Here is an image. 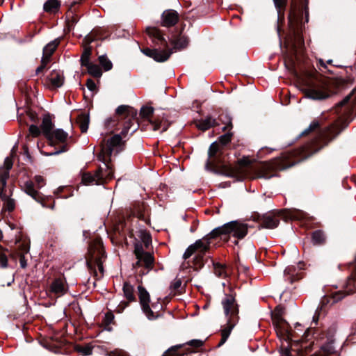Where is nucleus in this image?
<instances>
[{
	"mask_svg": "<svg viewBox=\"0 0 356 356\" xmlns=\"http://www.w3.org/2000/svg\"><path fill=\"white\" fill-rule=\"evenodd\" d=\"M308 3L309 0H304L299 7L296 1L291 2L288 16L290 35L285 42L284 63L291 74L302 82L307 97L323 100L352 85L354 76L347 71L345 77L342 75L332 78L325 76L315 69L310 60L302 56L305 50L302 19L305 13V22L309 21Z\"/></svg>",
	"mask_w": 356,
	"mask_h": 356,
	"instance_id": "1",
	"label": "nucleus"
},
{
	"mask_svg": "<svg viewBox=\"0 0 356 356\" xmlns=\"http://www.w3.org/2000/svg\"><path fill=\"white\" fill-rule=\"evenodd\" d=\"M137 115L138 111L134 107L120 105L115 109L114 115L105 121L104 126L108 131L113 133L120 129L122 131L119 134H115L108 140H102L101 152L98 154L97 159L104 163L105 168L99 166L94 172H83L81 175V182L84 185H104L114 178L111 157L115 149L117 153L124 150L125 141L122 140V138L127 135L129 130L131 131L132 135L140 128V121Z\"/></svg>",
	"mask_w": 356,
	"mask_h": 356,
	"instance_id": "2",
	"label": "nucleus"
},
{
	"mask_svg": "<svg viewBox=\"0 0 356 356\" xmlns=\"http://www.w3.org/2000/svg\"><path fill=\"white\" fill-rule=\"evenodd\" d=\"M348 127V124H332L320 130V123L314 120L302 131L298 138L308 136L318 130L317 135L301 147L282 152L280 156L267 161L260 162L253 170L257 178L270 179L278 176L277 171L291 168L307 159L329 145Z\"/></svg>",
	"mask_w": 356,
	"mask_h": 356,
	"instance_id": "3",
	"label": "nucleus"
},
{
	"mask_svg": "<svg viewBox=\"0 0 356 356\" xmlns=\"http://www.w3.org/2000/svg\"><path fill=\"white\" fill-rule=\"evenodd\" d=\"M244 220H232L213 229L202 238L197 240L193 244L189 245L183 255L186 260L195 254L193 259V267L195 270H199L204 267V257L207 252L210 251V245L212 240H219L224 243L234 238L232 243L238 245L239 241L243 239L248 233L249 224Z\"/></svg>",
	"mask_w": 356,
	"mask_h": 356,
	"instance_id": "4",
	"label": "nucleus"
},
{
	"mask_svg": "<svg viewBox=\"0 0 356 356\" xmlns=\"http://www.w3.org/2000/svg\"><path fill=\"white\" fill-rule=\"evenodd\" d=\"M236 293L230 288L229 293H225L222 299L225 316L227 319V323L224 328L221 330V339L218 344V347L222 346L229 338L232 330L238 323L239 317V305L236 299Z\"/></svg>",
	"mask_w": 356,
	"mask_h": 356,
	"instance_id": "5",
	"label": "nucleus"
},
{
	"mask_svg": "<svg viewBox=\"0 0 356 356\" xmlns=\"http://www.w3.org/2000/svg\"><path fill=\"white\" fill-rule=\"evenodd\" d=\"M146 33L152 38V42L159 47H163V50L159 49H150L145 47L141 49V51L147 56L153 58L156 62H165L169 59L172 54V49L169 47L167 40L164 38V34L161 30L157 27H147Z\"/></svg>",
	"mask_w": 356,
	"mask_h": 356,
	"instance_id": "6",
	"label": "nucleus"
},
{
	"mask_svg": "<svg viewBox=\"0 0 356 356\" xmlns=\"http://www.w3.org/2000/svg\"><path fill=\"white\" fill-rule=\"evenodd\" d=\"M106 257L102 239L99 236H95L89 243L86 257L87 268L94 277L98 276L97 267L102 276L104 275L103 262Z\"/></svg>",
	"mask_w": 356,
	"mask_h": 356,
	"instance_id": "7",
	"label": "nucleus"
},
{
	"mask_svg": "<svg viewBox=\"0 0 356 356\" xmlns=\"http://www.w3.org/2000/svg\"><path fill=\"white\" fill-rule=\"evenodd\" d=\"M252 218L254 222L259 223L258 225L259 229L262 228L272 229L279 225L280 220L287 222L291 220L295 217L291 211L282 209L271 211L264 214L255 212L252 215Z\"/></svg>",
	"mask_w": 356,
	"mask_h": 356,
	"instance_id": "8",
	"label": "nucleus"
},
{
	"mask_svg": "<svg viewBox=\"0 0 356 356\" xmlns=\"http://www.w3.org/2000/svg\"><path fill=\"white\" fill-rule=\"evenodd\" d=\"M240 167H233L231 165H222L217 168L213 162L207 160L206 163V168L212 170L216 173L222 175L229 177L240 179L243 175L242 168L249 167L251 164L248 159H240L238 161Z\"/></svg>",
	"mask_w": 356,
	"mask_h": 356,
	"instance_id": "9",
	"label": "nucleus"
},
{
	"mask_svg": "<svg viewBox=\"0 0 356 356\" xmlns=\"http://www.w3.org/2000/svg\"><path fill=\"white\" fill-rule=\"evenodd\" d=\"M24 191L31 196L35 201L40 203L43 207L54 209L55 207V201L51 196H45L35 188L34 182L27 181L24 183Z\"/></svg>",
	"mask_w": 356,
	"mask_h": 356,
	"instance_id": "10",
	"label": "nucleus"
},
{
	"mask_svg": "<svg viewBox=\"0 0 356 356\" xmlns=\"http://www.w3.org/2000/svg\"><path fill=\"white\" fill-rule=\"evenodd\" d=\"M186 344L191 347L184 348L185 344L173 346L168 349L162 356H191L196 353V348L203 346L204 342L199 339H193Z\"/></svg>",
	"mask_w": 356,
	"mask_h": 356,
	"instance_id": "11",
	"label": "nucleus"
},
{
	"mask_svg": "<svg viewBox=\"0 0 356 356\" xmlns=\"http://www.w3.org/2000/svg\"><path fill=\"white\" fill-rule=\"evenodd\" d=\"M68 138V134L64 131L61 129H57L53 130L50 133V136H47L46 138L47 139L49 144L51 146L55 145L57 143H62L61 148L58 150H56L55 152H50L47 154V155L52 156L60 154L62 152H67L68 150V145L65 143L67 139Z\"/></svg>",
	"mask_w": 356,
	"mask_h": 356,
	"instance_id": "12",
	"label": "nucleus"
},
{
	"mask_svg": "<svg viewBox=\"0 0 356 356\" xmlns=\"http://www.w3.org/2000/svg\"><path fill=\"white\" fill-rule=\"evenodd\" d=\"M137 281L140 283L138 286V298L143 313L149 320L152 321L158 318L159 315L154 313L149 307L150 295L146 289L142 285V280H137Z\"/></svg>",
	"mask_w": 356,
	"mask_h": 356,
	"instance_id": "13",
	"label": "nucleus"
},
{
	"mask_svg": "<svg viewBox=\"0 0 356 356\" xmlns=\"http://www.w3.org/2000/svg\"><path fill=\"white\" fill-rule=\"evenodd\" d=\"M134 254L137 259L140 260L143 267L148 269H154L155 259L153 253L146 252L143 249L141 243H134Z\"/></svg>",
	"mask_w": 356,
	"mask_h": 356,
	"instance_id": "14",
	"label": "nucleus"
},
{
	"mask_svg": "<svg viewBox=\"0 0 356 356\" xmlns=\"http://www.w3.org/2000/svg\"><path fill=\"white\" fill-rule=\"evenodd\" d=\"M68 291V284L64 277L55 278L49 284L47 289V294L49 296H54L56 298L61 297Z\"/></svg>",
	"mask_w": 356,
	"mask_h": 356,
	"instance_id": "15",
	"label": "nucleus"
},
{
	"mask_svg": "<svg viewBox=\"0 0 356 356\" xmlns=\"http://www.w3.org/2000/svg\"><path fill=\"white\" fill-rule=\"evenodd\" d=\"M304 264L298 263L297 266H289L284 271V278L286 282H288L291 284H293L296 282L302 280L304 277V273L301 271L302 270Z\"/></svg>",
	"mask_w": 356,
	"mask_h": 356,
	"instance_id": "16",
	"label": "nucleus"
},
{
	"mask_svg": "<svg viewBox=\"0 0 356 356\" xmlns=\"http://www.w3.org/2000/svg\"><path fill=\"white\" fill-rule=\"evenodd\" d=\"M356 291V275L350 276L346 280L344 285V290L334 292L332 294L331 298L334 303L342 300L346 296L352 294Z\"/></svg>",
	"mask_w": 356,
	"mask_h": 356,
	"instance_id": "17",
	"label": "nucleus"
},
{
	"mask_svg": "<svg viewBox=\"0 0 356 356\" xmlns=\"http://www.w3.org/2000/svg\"><path fill=\"white\" fill-rule=\"evenodd\" d=\"M17 149V144H15L11 149L10 156L5 159L3 165L0 167V179H1L3 182L5 179L9 178L10 170L13 165V158L16 156ZM3 184L4 185L5 184L3 183Z\"/></svg>",
	"mask_w": 356,
	"mask_h": 356,
	"instance_id": "18",
	"label": "nucleus"
},
{
	"mask_svg": "<svg viewBox=\"0 0 356 356\" xmlns=\"http://www.w3.org/2000/svg\"><path fill=\"white\" fill-rule=\"evenodd\" d=\"M217 113H211L208 115L204 119H200L195 122L196 127L202 131H205L210 128L219 125V122L216 118Z\"/></svg>",
	"mask_w": 356,
	"mask_h": 356,
	"instance_id": "19",
	"label": "nucleus"
},
{
	"mask_svg": "<svg viewBox=\"0 0 356 356\" xmlns=\"http://www.w3.org/2000/svg\"><path fill=\"white\" fill-rule=\"evenodd\" d=\"M108 36L109 33L108 31L100 27H96L83 38V42L86 44H90L95 41L103 40Z\"/></svg>",
	"mask_w": 356,
	"mask_h": 356,
	"instance_id": "20",
	"label": "nucleus"
},
{
	"mask_svg": "<svg viewBox=\"0 0 356 356\" xmlns=\"http://www.w3.org/2000/svg\"><path fill=\"white\" fill-rule=\"evenodd\" d=\"M179 16L175 10H166L161 15V25L165 27L174 26L179 21Z\"/></svg>",
	"mask_w": 356,
	"mask_h": 356,
	"instance_id": "21",
	"label": "nucleus"
},
{
	"mask_svg": "<svg viewBox=\"0 0 356 356\" xmlns=\"http://www.w3.org/2000/svg\"><path fill=\"white\" fill-rule=\"evenodd\" d=\"M223 154V148L220 146V144L216 141L211 144L208 150V156L212 159L214 161L220 162L222 156Z\"/></svg>",
	"mask_w": 356,
	"mask_h": 356,
	"instance_id": "22",
	"label": "nucleus"
},
{
	"mask_svg": "<svg viewBox=\"0 0 356 356\" xmlns=\"http://www.w3.org/2000/svg\"><path fill=\"white\" fill-rule=\"evenodd\" d=\"M213 113H217L216 118L217 121L220 123L225 124V126L222 128V131H226L227 130H231L233 128L232 124V118L230 115L224 112L222 110L218 111H215Z\"/></svg>",
	"mask_w": 356,
	"mask_h": 356,
	"instance_id": "23",
	"label": "nucleus"
},
{
	"mask_svg": "<svg viewBox=\"0 0 356 356\" xmlns=\"http://www.w3.org/2000/svg\"><path fill=\"white\" fill-rule=\"evenodd\" d=\"M51 86L54 88H60L63 85L64 76L63 73L59 70H54L47 77Z\"/></svg>",
	"mask_w": 356,
	"mask_h": 356,
	"instance_id": "24",
	"label": "nucleus"
},
{
	"mask_svg": "<svg viewBox=\"0 0 356 356\" xmlns=\"http://www.w3.org/2000/svg\"><path fill=\"white\" fill-rule=\"evenodd\" d=\"M149 125L151 126V129L153 131H157L160 129H161V133L167 131L168 127L170 125V123L164 118H161L159 116H156L154 118L153 121L149 120Z\"/></svg>",
	"mask_w": 356,
	"mask_h": 356,
	"instance_id": "25",
	"label": "nucleus"
},
{
	"mask_svg": "<svg viewBox=\"0 0 356 356\" xmlns=\"http://www.w3.org/2000/svg\"><path fill=\"white\" fill-rule=\"evenodd\" d=\"M79 17L75 13V8H73V5H71L66 15V29L68 32L72 31L76 24L79 22Z\"/></svg>",
	"mask_w": 356,
	"mask_h": 356,
	"instance_id": "26",
	"label": "nucleus"
},
{
	"mask_svg": "<svg viewBox=\"0 0 356 356\" xmlns=\"http://www.w3.org/2000/svg\"><path fill=\"white\" fill-rule=\"evenodd\" d=\"M3 236L2 232L0 230V241L1 240ZM18 253L14 254L10 252L8 249H3L1 245H0V267L5 268L8 267V256L9 255L13 259L16 261L17 256Z\"/></svg>",
	"mask_w": 356,
	"mask_h": 356,
	"instance_id": "27",
	"label": "nucleus"
},
{
	"mask_svg": "<svg viewBox=\"0 0 356 356\" xmlns=\"http://www.w3.org/2000/svg\"><path fill=\"white\" fill-rule=\"evenodd\" d=\"M61 2L60 0H47L43 5L44 12L55 15L60 8Z\"/></svg>",
	"mask_w": 356,
	"mask_h": 356,
	"instance_id": "28",
	"label": "nucleus"
},
{
	"mask_svg": "<svg viewBox=\"0 0 356 356\" xmlns=\"http://www.w3.org/2000/svg\"><path fill=\"white\" fill-rule=\"evenodd\" d=\"M40 127L45 138L47 136H50V133L54 130V124L52 122L51 116L49 113L44 115Z\"/></svg>",
	"mask_w": 356,
	"mask_h": 356,
	"instance_id": "29",
	"label": "nucleus"
},
{
	"mask_svg": "<svg viewBox=\"0 0 356 356\" xmlns=\"http://www.w3.org/2000/svg\"><path fill=\"white\" fill-rule=\"evenodd\" d=\"M208 252H207L205 254V256L204 257V264H207L208 260L210 259L211 260V262L212 263L213 266V269H214V273L216 274V276L218 277H225L226 275H227V272H226V268H227V266L226 265H224V264H221L220 263H216L214 262L211 258L209 256H207V254ZM205 264H204V266Z\"/></svg>",
	"mask_w": 356,
	"mask_h": 356,
	"instance_id": "30",
	"label": "nucleus"
},
{
	"mask_svg": "<svg viewBox=\"0 0 356 356\" xmlns=\"http://www.w3.org/2000/svg\"><path fill=\"white\" fill-rule=\"evenodd\" d=\"M284 312V309L281 306H277L275 309L273 313H272V319L273 321V325L275 327L278 329L280 328V323H287L283 318L282 316Z\"/></svg>",
	"mask_w": 356,
	"mask_h": 356,
	"instance_id": "31",
	"label": "nucleus"
},
{
	"mask_svg": "<svg viewBox=\"0 0 356 356\" xmlns=\"http://www.w3.org/2000/svg\"><path fill=\"white\" fill-rule=\"evenodd\" d=\"M76 123L78 124L82 133H86L88 131V125L90 123V116L88 113H80L76 118Z\"/></svg>",
	"mask_w": 356,
	"mask_h": 356,
	"instance_id": "32",
	"label": "nucleus"
},
{
	"mask_svg": "<svg viewBox=\"0 0 356 356\" xmlns=\"http://www.w3.org/2000/svg\"><path fill=\"white\" fill-rule=\"evenodd\" d=\"M81 67H86L87 72L94 78L99 79L102 76V70L97 64L89 62L86 65H82Z\"/></svg>",
	"mask_w": 356,
	"mask_h": 356,
	"instance_id": "33",
	"label": "nucleus"
},
{
	"mask_svg": "<svg viewBox=\"0 0 356 356\" xmlns=\"http://www.w3.org/2000/svg\"><path fill=\"white\" fill-rule=\"evenodd\" d=\"M124 296L129 302H136L135 289L129 282H124L122 287Z\"/></svg>",
	"mask_w": 356,
	"mask_h": 356,
	"instance_id": "34",
	"label": "nucleus"
},
{
	"mask_svg": "<svg viewBox=\"0 0 356 356\" xmlns=\"http://www.w3.org/2000/svg\"><path fill=\"white\" fill-rule=\"evenodd\" d=\"M154 108L152 106H143L141 107L140 111V116L144 120L147 122V125H149V120L153 121L155 117H153Z\"/></svg>",
	"mask_w": 356,
	"mask_h": 356,
	"instance_id": "35",
	"label": "nucleus"
},
{
	"mask_svg": "<svg viewBox=\"0 0 356 356\" xmlns=\"http://www.w3.org/2000/svg\"><path fill=\"white\" fill-rule=\"evenodd\" d=\"M174 49L181 50L187 47L189 43V38L186 35H180L177 39L170 40Z\"/></svg>",
	"mask_w": 356,
	"mask_h": 356,
	"instance_id": "36",
	"label": "nucleus"
},
{
	"mask_svg": "<svg viewBox=\"0 0 356 356\" xmlns=\"http://www.w3.org/2000/svg\"><path fill=\"white\" fill-rule=\"evenodd\" d=\"M312 241L315 245H323L326 242V236L323 230H315L312 233Z\"/></svg>",
	"mask_w": 356,
	"mask_h": 356,
	"instance_id": "37",
	"label": "nucleus"
},
{
	"mask_svg": "<svg viewBox=\"0 0 356 356\" xmlns=\"http://www.w3.org/2000/svg\"><path fill=\"white\" fill-rule=\"evenodd\" d=\"M60 44V40L56 39L50 42H49L44 48L42 54L45 56H48V57H51L53 54L56 50L58 46Z\"/></svg>",
	"mask_w": 356,
	"mask_h": 356,
	"instance_id": "38",
	"label": "nucleus"
},
{
	"mask_svg": "<svg viewBox=\"0 0 356 356\" xmlns=\"http://www.w3.org/2000/svg\"><path fill=\"white\" fill-rule=\"evenodd\" d=\"M83 44H84V49L80 58L81 65H86V63L91 62L90 56L92 51V47L90 46V44H86L83 41Z\"/></svg>",
	"mask_w": 356,
	"mask_h": 356,
	"instance_id": "39",
	"label": "nucleus"
},
{
	"mask_svg": "<svg viewBox=\"0 0 356 356\" xmlns=\"http://www.w3.org/2000/svg\"><path fill=\"white\" fill-rule=\"evenodd\" d=\"M279 17L284 16L288 0H273Z\"/></svg>",
	"mask_w": 356,
	"mask_h": 356,
	"instance_id": "40",
	"label": "nucleus"
},
{
	"mask_svg": "<svg viewBox=\"0 0 356 356\" xmlns=\"http://www.w3.org/2000/svg\"><path fill=\"white\" fill-rule=\"evenodd\" d=\"M74 350L80 355L87 356L92 354V346H91L90 344H87L86 346L76 344L74 346Z\"/></svg>",
	"mask_w": 356,
	"mask_h": 356,
	"instance_id": "41",
	"label": "nucleus"
},
{
	"mask_svg": "<svg viewBox=\"0 0 356 356\" xmlns=\"http://www.w3.org/2000/svg\"><path fill=\"white\" fill-rule=\"evenodd\" d=\"M98 61L104 71H109L113 68L112 62L108 58L106 55H102L98 57Z\"/></svg>",
	"mask_w": 356,
	"mask_h": 356,
	"instance_id": "42",
	"label": "nucleus"
},
{
	"mask_svg": "<svg viewBox=\"0 0 356 356\" xmlns=\"http://www.w3.org/2000/svg\"><path fill=\"white\" fill-rule=\"evenodd\" d=\"M233 136V133L227 132L222 136H220L218 139V143L220 144V147H225L228 145L231 140Z\"/></svg>",
	"mask_w": 356,
	"mask_h": 356,
	"instance_id": "43",
	"label": "nucleus"
},
{
	"mask_svg": "<svg viewBox=\"0 0 356 356\" xmlns=\"http://www.w3.org/2000/svg\"><path fill=\"white\" fill-rule=\"evenodd\" d=\"M140 237L141 241H139V242L141 243L142 245L143 244L146 249H148L149 245L152 244L151 235L145 232H142L140 233Z\"/></svg>",
	"mask_w": 356,
	"mask_h": 356,
	"instance_id": "44",
	"label": "nucleus"
},
{
	"mask_svg": "<svg viewBox=\"0 0 356 356\" xmlns=\"http://www.w3.org/2000/svg\"><path fill=\"white\" fill-rule=\"evenodd\" d=\"M354 92H355V90H352V92L348 95L345 97L341 101H340L339 103H337V104L336 105V107H337L336 109H337V113L341 112V109L343 107L348 106Z\"/></svg>",
	"mask_w": 356,
	"mask_h": 356,
	"instance_id": "45",
	"label": "nucleus"
},
{
	"mask_svg": "<svg viewBox=\"0 0 356 356\" xmlns=\"http://www.w3.org/2000/svg\"><path fill=\"white\" fill-rule=\"evenodd\" d=\"M29 134L31 135V136L37 138L40 136L41 134H42L41 127H38L37 124H31L29 127Z\"/></svg>",
	"mask_w": 356,
	"mask_h": 356,
	"instance_id": "46",
	"label": "nucleus"
},
{
	"mask_svg": "<svg viewBox=\"0 0 356 356\" xmlns=\"http://www.w3.org/2000/svg\"><path fill=\"white\" fill-rule=\"evenodd\" d=\"M3 181L1 179H0V198L1 200L5 201L7 199H8V196L6 194V184H7V179H5L4 185L3 184Z\"/></svg>",
	"mask_w": 356,
	"mask_h": 356,
	"instance_id": "47",
	"label": "nucleus"
},
{
	"mask_svg": "<svg viewBox=\"0 0 356 356\" xmlns=\"http://www.w3.org/2000/svg\"><path fill=\"white\" fill-rule=\"evenodd\" d=\"M26 115L29 118L30 121H31L34 124L39 123L40 118H38V115L35 112L29 109L28 111H26Z\"/></svg>",
	"mask_w": 356,
	"mask_h": 356,
	"instance_id": "48",
	"label": "nucleus"
},
{
	"mask_svg": "<svg viewBox=\"0 0 356 356\" xmlns=\"http://www.w3.org/2000/svg\"><path fill=\"white\" fill-rule=\"evenodd\" d=\"M4 202H5L4 207H6L7 211H8L9 212H12L13 211H14V209L15 208V200L8 198L6 200H5Z\"/></svg>",
	"mask_w": 356,
	"mask_h": 356,
	"instance_id": "49",
	"label": "nucleus"
},
{
	"mask_svg": "<svg viewBox=\"0 0 356 356\" xmlns=\"http://www.w3.org/2000/svg\"><path fill=\"white\" fill-rule=\"evenodd\" d=\"M22 150L25 161L32 163L33 158L29 153V147L26 145H23Z\"/></svg>",
	"mask_w": 356,
	"mask_h": 356,
	"instance_id": "50",
	"label": "nucleus"
},
{
	"mask_svg": "<svg viewBox=\"0 0 356 356\" xmlns=\"http://www.w3.org/2000/svg\"><path fill=\"white\" fill-rule=\"evenodd\" d=\"M113 321H114L113 314L111 312H107L105 314V318L104 319V323L105 325L108 326L110 324L113 323Z\"/></svg>",
	"mask_w": 356,
	"mask_h": 356,
	"instance_id": "51",
	"label": "nucleus"
},
{
	"mask_svg": "<svg viewBox=\"0 0 356 356\" xmlns=\"http://www.w3.org/2000/svg\"><path fill=\"white\" fill-rule=\"evenodd\" d=\"M34 181L38 189L41 188L44 184V179L40 175H36L34 177Z\"/></svg>",
	"mask_w": 356,
	"mask_h": 356,
	"instance_id": "52",
	"label": "nucleus"
},
{
	"mask_svg": "<svg viewBox=\"0 0 356 356\" xmlns=\"http://www.w3.org/2000/svg\"><path fill=\"white\" fill-rule=\"evenodd\" d=\"M86 86L89 90L92 92H97V88L95 81L92 79H88L86 81Z\"/></svg>",
	"mask_w": 356,
	"mask_h": 356,
	"instance_id": "53",
	"label": "nucleus"
},
{
	"mask_svg": "<svg viewBox=\"0 0 356 356\" xmlns=\"http://www.w3.org/2000/svg\"><path fill=\"white\" fill-rule=\"evenodd\" d=\"M129 302L128 300L127 301H122L119 305L118 306L117 309H116V312H118V313H121L123 312V310L129 305Z\"/></svg>",
	"mask_w": 356,
	"mask_h": 356,
	"instance_id": "54",
	"label": "nucleus"
},
{
	"mask_svg": "<svg viewBox=\"0 0 356 356\" xmlns=\"http://www.w3.org/2000/svg\"><path fill=\"white\" fill-rule=\"evenodd\" d=\"M181 285V280H175L173 282L170 284V289L174 291H177Z\"/></svg>",
	"mask_w": 356,
	"mask_h": 356,
	"instance_id": "55",
	"label": "nucleus"
},
{
	"mask_svg": "<svg viewBox=\"0 0 356 356\" xmlns=\"http://www.w3.org/2000/svg\"><path fill=\"white\" fill-rule=\"evenodd\" d=\"M151 270L152 269L142 267L140 270H136V273L139 277H140V278H142L143 276L147 275Z\"/></svg>",
	"mask_w": 356,
	"mask_h": 356,
	"instance_id": "56",
	"label": "nucleus"
},
{
	"mask_svg": "<svg viewBox=\"0 0 356 356\" xmlns=\"http://www.w3.org/2000/svg\"><path fill=\"white\" fill-rule=\"evenodd\" d=\"M51 57H48V56H45V55L42 54L40 65L46 68L47 65L51 62Z\"/></svg>",
	"mask_w": 356,
	"mask_h": 356,
	"instance_id": "57",
	"label": "nucleus"
},
{
	"mask_svg": "<svg viewBox=\"0 0 356 356\" xmlns=\"http://www.w3.org/2000/svg\"><path fill=\"white\" fill-rule=\"evenodd\" d=\"M19 262H20V266L22 268H25L26 267V266H27L26 260L25 259L24 256L22 254L19 255Z\"/></svg>",
	"mask_w": 356,
	"mask_h": 356,
	"instance_id": "58",
	"label": "nucleus"
},
{
	"mask_svg": "<svg viewBox=\"0 0 356 356\" xmlns=\"http://www.w3.org/2000/svg\"><path fill=\"white\" fill-rule=\"evenodd\" d=\"M140 128L142 131H146L148 129V127L151 128V126H148L147 125V122H144V120H143L142 122H140Z\"/></svg>",
	"mask_w": 356,
	"mask_h": 356,
	"instance_id": "59",
	"label": "nucleus"
},
{
	"mask_svg": "<svg viewBox=\"0 0 356 356\" xmlns=\"http://www.w3.org/2000/svg\"><path fill=\"white\" fill-rule=\"evenodd\" d=\"M46 68L44 67H43L42 65H40L37 67V69L35 70V75L36 76H38L39 74H44V71Z\"/></svg>",
	"mask_w": 356,
	"mask_h": 356,
	"instance_id": "60",
	"label": "nucleus"
},
{
	"mask_svg": "<svg viewBox=\"0 0 356 356\" xmlns=\"http://www.w3.org/2000/svg\"><path fill=\"white\" fill-rule=\"evenodd\" d=\"M198 226V221L197 220H193L192 225L190 227L191 232L193 233L196 231Z\"/></svg>",
	"mask_w": 356,
	"mask_h": 356,
	"instance_id": "61",
	"label": "nucleus"
},
{
	"mask_svg": "<svg viewBox=\"0 0 356 356\" xmlns=\"http://www.w3.org/2000/svg\"><path fill=\"white\" fill-rule=\"evenodd\" d=\"M319 63H320L321 66L324 70H326V71H327L328 73L332 74H334V73L332 71H331V70H328V69H327V65L324 63V62H323L322 60H320Z\"/></svg>",
	"mask_w": 356,
	"mask_h": 356,
	"instance_id": "62",
	"label": "nucleus"
},
{
	"mask_svg": "<svg viewBox=\"0 0 356 356\" xmlns=\"http://www.w3.org/2000/svg\"><path fill=\"white\" fill-rule=\"evenodd\" d=\"M142 267H143V266H142L141 261H140V260H138V259H137V261L133 264V268L134 269H136V270H138V268H142Z\"/></svg>",
	"mask_w": 356,
	"mask_h": 356,
	"instance_id": "63",
	"label": "nucleus"
},
{
	"mask_svg": "<svg viewBox=\"0 0 356 356\" xmlns=\"http://www.w3.org/2000/svg\"><path fill=\"white\" fill-rule=\"evenodd\" d=\"M287 338L289 340L292 341V338L295 337L294 335V331L293 330H287Z\"/></svg>",
	"mask_w": 356,
	"mask_h": 356,
	"instance_id": "64",
	"label": "nucleus"
}]
</instances>
